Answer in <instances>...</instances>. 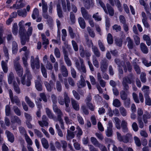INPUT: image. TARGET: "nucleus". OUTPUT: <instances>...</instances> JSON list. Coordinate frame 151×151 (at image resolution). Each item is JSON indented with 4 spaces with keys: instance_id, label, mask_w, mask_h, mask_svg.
Returning a JSON list of instances; mask_svg holds the SVG:
<instances>
[{
    "instance_id": "473e14b6",
    "label": "nucleus",
    "mask_w": 151,
    "mask_h": 151,
    "mask_svg": "<svg viewBox=\"0 0 151 151\" xmlns=\"http://www.w3.org/2000/svg\"><path fill=\"white\" fill-rule=\"evenodd\" d=\"M81 56L82 57H84L85 55L87 57H89L91 55L89 52L87 53L85 52L83 50V48H80L79 50Z\"/></svg>"
},
{
    "instance_id": "6ab92c4d",
    "label": "nucleus",
    "mask_w": 151,
    "mask_h": 151,
    "mask_svg": "<svg viewBox=\"0 0 151 151\" xmlns=\"http://www.w3.org/2000/svg\"><path fill=\"white\" fill-rule=\"evenodd\" d=\"M42 40V45L44 47H47V45L49 44V40L46 37L44 34H41Z\"/></svg>"
},
{
    "instance_id": "2f4dec72",
    "label": "nucleus",
    "mask_w": 151,
    "mask_h": 151,
    "mask_svg": "<svg viewBox=\"0 0 151 151\" xmlns=\"http://www.w3.org/2000/svg\"><path fill=\"white\" fill-rule=\"evenodd\" d=\"M18 27L16 23H14L12 28V32L14 35H16L18 33Z\"/></svg>"
},
{
    "instance_id": "6e6552de",
    "label": "nucleus",
    "mask_w": 151,
    "mask_h": 151,
    "mask_svg": "<svg viewBox=\"0 0 151 151\" xmlns=\"http://www.w3.org/2000/svg\"><path fill=\"white\" fill-rule=\"evenodd\" d=\"M31 65L33 69H34L35 68L37 69H39L40 65L38 58L37 57L35 60L34 57L32 56L31 59Z\"/></svg>"
},
{
    "instance_id": "7ed1b4c3",
    "label": "nucleus",
    "mask_w": 151,
    "mask_h": 151,
    "mask_svg": "<svg viewBox=\"0 0 151 151\" xmlns=\"http://www.w3.org/2000/svg\"><path fill=\"white\" fill-rule=\"evenodd\" d=\"M64 101L62 97L59 96L58 98V102L61 105H63L65 102L66 107L67 108L65 110L66 111L69 112L70 109L68 108L69 106V103H70V100L69 97L68 96L67 94L66 93H65L64 95Z\"/></svg>"
},
{
    "instance_id": "c85d7f7f",
    "label": "nucleus",
    "mask_w": 151,
    "mask_h": 151,
    "mask_svg": "<svg viewBox=\"0 0 151 151\" xmlns=\"http://www.w3.org/2000/svg\"><path fill=\"white\" fill-rule=\"evenodd\" d=\"M106 6L109 15L111 16H113L114 14V11L113 8L108 3L106 4Z\"/></svg>"
},
{
    "instance_id": "f3484780",
    "label": "nucleus",
    "mask_w": 151,
    "mask_h": 151,
    "mask_svg": "<svg viewBox=\"0 0 151 151\" xmlns=\"http://www.w3.org/2000/svg\"><path fill=\"white\" fill-rule=\"evenodd\" d=\"M57 12L58 16L60 18L63 17V13L60 4L58 3L57 5Z\"/></svg>"
},
{
    "instance_id": "0e129e2a",
    "label": "nucleus",
    "mask_w": 151,
    "mask_h": 151,
    "mask_svg": "<svg viewBox=\"0 0 151 151\" xmlns=\"http://www.w3.org/2000/svg\"><path fill=\"white\" fill-rule=\"evenodd\" d=\"M138 121L139 122V127L141 128H143L144 127V124L141 118L140 117H138Z\"/></svg>"
},
{
    "instance_id": "f257e3e1",
    "label": "nucleus",
    "mask_w": 151,
    "mask_h": 151,
    "mask_svg": "<svg viewBox=\"0 0 151 151\" xmlns=\"http://www.w3.org/2000/svg\"><path fill=\"white\" fill-rule=\"evenodd\" d=\"M29 53L26 52L24 53V56L22 57L23 63L24 66L26 68V73L25 75V77L27 76V80L26 82L24 81L25 77H21L23 74V71L22 68L21 66L18 62H14V67L15 70L19 76L21 77V82L24 85H26L27 86H29L31 85L30 80L32 79V76L31 75L29 69L28 68V64L27 60Z\"/></svg>"
},
{
    "instance_id": "de8ad7c7",
    "label": "nucleus",
    "mask_w": 151,
    "mask_h": 151,
    "mask_svg": "<svg viewBox=\"0 0 151 151\" xmlns=\"http://www.w3.org/2000/svg\"><path fill=\"white\" fill-rule=\"evenodd\" d=\"M127 94L124 91H122L120 93V97L121 99L123 100H125L127 98Z\"/></svg>"
},
{
    "instance_id": "37998d69",
    "label": "nucleus",
    "mask_w": 151,
    "mask_h": 151,
    "mask_svg": "<svg viewBox=\"0 0 151 151\" xmlns=\"http://www.w3.org/2000/svg\"><path fill=\"white\" fill-rule=\"evenodd\" d=\"M68 32L69 34V35L70 37L72 38H74L76 36V35L73 32V30L72 27L69 26L68 27Z\"/></svg>"
},
{
    "instance_id": "4be33fe9",
    "label": "nucleus",
    "mask_w": 151,
    "mask_h": 151,
    "mask_svg": "<svg viewBox=\"0 0 151 151\" xmlns=\"http://www.w3.org/2000/svg\"><path fill=\"white\" fill-rule=\"evenodd\" d=\"M78 20L80 27L82 29H84L86 27V24L84 19L82 17H79Z\"/></svg>"
},
{
    "instance_id": "9b49d317",
    "label": "nucleus",
    "mask_w": 151,
    "mask_h": 151,
    "mask_svg": "<svg viewBox=\"0 0 151 151\" xmlns=\"http://www.w3.org/2000/svg\"><path fill=\"white\" fill-rule=\"evenodd\" d=\"M9 91L11 102L13 103H15L18 106H20V103L18 97L17 96H15L14 97H13L12 92L11 89H9Z\"/></svg>"
},
{
    "instance_id": "338daca9",
    "label": "nucleus",
    "mask_w": 151,
    "mask_h": 151,
    "mask_svg": "<svg viewBox=\"0 0 151 151\" xmlns=\"http://www.w3.org/2000/svg\"><path fill=\"white\" fill-rule=\"evenodd\" d=\"M64 120L67 124H72L73 121L69 119L67 116H65L64 117Z\"/></svg>"
},
{
    "instance_id": "bf43d9fd",
    "label": "nucleus",
    "mask_w": 151,
    "mask_h": 151,
    "mask_svg": "<svg viewBox=\"0 0 151 151\" xmlns=\"http://www.w3.org/2000/svg\"><path fill=\"white\" fill-rule=\"evenodd\" d=\"M13 109L15 113L18 116H20L21 115L20 111L17 106H14L13 107Z\"/></svg>"
},
{
    "instance_id": "49530a36",
    "label": "nucleus",
    "mask_w": 151,
    "mask_h": 151,
    "mask_svg": "<svg viewBox=\"0 0 151 151\" xmlns=\"http://www.w3.org/2000/svg\"><path fill=\"white\" fill-rule=\"evenodd\" d=\"M70 18L72 24H74L75 22V17L74 14L71 12L70 14Z\"/></svg>"
},
{
    "instance_id": "f704fd0d",
    "label": "nucleus",
    "mask_w": 151,
    "mask_h": 151,
    "mask_svg": "<svg viewBox=\"0 0 151 151\" xmlns=\"http://www.w3.org/2000/svg\"><path fill=\"white\" fill-rule=\"evenodd\" d=\"M123 39V37H122L116 38L115 42L116 45L119 47H121L122 44Z\"/></svg>"
},
{
    "instance_id": "a19ab883",
    "label": "nucleus",
    "mask_w": 151,
    "mask_h": 151,
    "mask_svg": "<svg viewBox=\"0 0 151 151\" xmlns=\"http://www.w3.org/2000/svg\"><path fill=\"white\" fill-rule=\"evenodd\" d=\"M24 137L26 141L28 144V146H30L32 145L33 143L32 141L28 135L27 134H25Z\"/></svg>"
},
{
    "instance_id": "39448f33",
    "label": "nucleus",
    "mask_w": 151,
    "mask_h": 151,
    "mask_svg": "<svg viewBox=\"0 0 151 151\" xmlns=\"http://www.w3.org/2000/svg\"><path fill=\"white\" fill-rule=\"evenodd\" d=\"M4 52L5 54V56L6 57L5 61L2 60L1 61V65L2 69L3 71L5 73H6L8 70L7 63L8 60L9 59V54L8 50L6 48H5L4 49Z\"/></svg>"
},
{
    "instance_id": "393cba45",
    "label": "nucleus",
    "mask_w": 151,
    "mask_h": 151,
    "mask_svg": "<svg viewBox=\"0 0 151 151\" xmlns=\"http://www.w3.org/2000/svg\"><path fill=\"white\" fill-rule=\"evenodd\" d=\"M46 112L48 116L50 119H52L55 121L57 120L56 118L54 117V115L48 108L46 109Z\"/></svg>"
},
{
    "instance_id": "79ce46f5",
    "label": "nucleus",
    "mask_w": 151,
    "mask_h": 151,
    "mask_svg": "<svg viewBox=\"0 0 151 151\" xmlns=\"http://www.w3.org/2000/svg\"><path fill=\"white\" fill-rule=\"evenodd\" d=\"M86 44L88 47H96L95 46L93 45V44L91 40H89L88 37L86 38Z\"/></svg>"
},
{
    "instance_id": "aec40b11",
    "label": "nucleus",
    "mask_w": 151,
    "mask_h": 151,
    "mask_svg": "<svg viewBox=\"0 0 151 151\" xmlns=\"http://www.w3.org/2000/svg\"><path fill=\"white\" fill-rule=\"evenodd\" d=\"M101 70L102 72H104L106 70L108 65L107 61L106 59H104L101 61Z\"/></svg>"
},
{
    "instance_id": "8fccbe9b",
    "label": "nucleus",
    "mask_w": 151,
    "mask_h": 151,
    "mask_svg": "<svg viewBox=\"0 0 151 151\" xmlns=\"http://www.w3.org/2000/svg\"><path fill=\"white\" fill-rule=\"evenodd\" d=\"M120 111L122 116H125L127 115V111L126 109L123 107H121L119 108Z\"/></svg>"
},
{
    "instance_id": "c9c22d12",
    "label": "nucleus",
    "mask_w": 151,
    "mask_h": 151,
    "mask_svg": "<svg viewBox=\"0 0 151 151\" xmlns=\"http://www.w3.org/2000/svg\"><path fill=\"white\" fill-rule=\"evenodd\" d=\"M25 100L26 102L28 104L30 107L31 108H33L34 107V104L30 101L28 97L27 96L25 97Z\"/></svg>"
},
{
    "instance_id": "774afa93",
    "label": "nucleus",
    "mask_w": 151,
    "mask_h": 151,
    "mask_svg": "<svg viewBox=\"0 0 151 151\" xmlns=\"http://www.w3.org/2000/svg\"><path fill=\"white\" fill-rule=\"evenodd\" d=\"M56 88L58 91H60L62 90L61 84L59 81L56 82Z\"/></svg>"
},
{
    "instance_id": "dca6fc26",
    "label": "nucleus",
    "mask_w": 151,
    "mask_h": 151,
    "mask_svg": "<svg viewBox=\"0 0 151 151\" xmlns=\"http://www.w3.org/2000/svg\"><path fill=\"white\" fill-rule=\"evenodd\" d=\"M47 119L45 115H43L42 117V121H39L38 123L42 127L47 126L48 123L47 122Z\"/></svg>"
},
{
    "instance_id": "5701e85b",
    "label": "nucleus",
    "mask_w": 151,
    "mask_h": 151,
    "mask_svg": "<svg viewBox=\"0 0 151 151\" xmlns=\"http://www.w3.org/2000/svg\"><path fill=\"white\" fill-rule=\"evenodd\" d=\"M5 133L9 141L11 142H13L14 140V137L13 135L8 130L6 131Z\"/></svg>"
},
{
    "instance_id": "4d7b16f0",
    "label": "nucleus",
    "mask_w": 151,
    "mask_h": 151,
    "mask_svg": "<svg viewBox=\"0 0 151 151\" xmlns=\"http://www.w3.org/2000/svg\"><path fill=\"white\" fill-rule=\"evenodd\" d=\"M99 3L100 4L102 8L103 9L104 12L106 13H107V12L106 7V6L103 2L101 1V0H99Z\"/></svg>"
},
{
    "instance_id": "f03ea898",
    "label": "nucleus",
    "mask_w": 151,
    "mask_h": 151,
    "mask_svg": "<svg viewBox=\"0 0 151 151\" xmlns=\"http://www.w3.org/2000/svg\"><path fill=\"white\" fill-rule=\"evenodd\" d=\"M23 22L24 21L22 20L18 24L19 27V33L21 40V43L23 45L25 44L27 41H29L30 37L32 35L33 30L32 27H30L31 23L29 22L25 24L26 26H28L29 27L27 32L24 26L23 25Z\"/></svg>"
},
{
    "instance_id": "864d4df0",
    "label": "nucleus",
    "mask_w": 151,
    "mask_h": 151,
    "mask_svg": "<svg viewBox=\"0 0 151 151\" xmlns=\"http://www.w3.org/2000/svg\"><path fill=\"white\" fill-rule=\"evenodd\" d=\"M4 76V73L3 72H1L0 73V93L2 92V90L1 87V86L3 82V78Z\"/></svg>"
},
{
    "instance_id": "4468645a",
    "label": "nucleus",
    "mask_w": 151,
    "mask_h": 151,
    "mask_svg": "<svg viewBox=\"0 0 151 151\" xmlns=\"http://www.w3.org/2000/svg\"><path fill=\"white\" fill-rule=\"evenodd\" d=\"M85 75L82 74L81 76V80L77 83V86L79 88H82L84 87L86 84L84 79Z\"/></svg>"
},
{
    "instance_id": "e2e57ef3",
    "label": "nucleus",
    "mask_w": 151,
    "mask_h": 151,
    "mask_svg": "<svg viewBox=\"0 0 151 151\" xmlns=\"http://www.w3.org/2000/svg\"><path fill=\"white\" fill-rule=\"evenodd\" d=\"M106 29L108 30L110 26V22L109 19H106L105 22Z\"/></svg>"
},
{
    "instance_id": "9d476101",
    "label": "nucleus",
    "mask_w": 151,
    "mask_h": 151,
    "mask_svg": "<svg viewBox=\"0 0 151 151\" xmlns=\"http://www.w3.org/2000/svg\"><path fill=\"white\" fill-rule=\"evenodd\" d=\"M42 10L43 11L42 16L45 19H47L50 17L48 14L47 13L48 7L47 3H45L44 0H42Z\"/></svg>"
},
{
    "instance_id": "f8f14e48",
    "label": "nucleus",
    "mask_w": 151,
    "mask_h": 151,
    "mask_svg": "<svg viewBox=\"0 0 151 151\" xmlns=\"http://www.w3.org/2000/svg\"><path fill=\"white\" fill-rule=\"evenodd\" d=\"M93 0H83L84 6L87 9H89L91 6L93 7Z\"/></svg>"
},
{
    "instance_id": "cd10ccee",
    "label": "nucleus",
    "mask_w": 151,
    "mask_h": 151,
    "mask_svg": "<svg viewBox=\"0 0 151 151\" xmlns=\"http://www.w3.org/2000/svg\"><path fill=\"white\" fill-rule=\"evenodd\" d=\"M71 103L73 108L76 111L79 109V106L78 102L73 99H71Z\"/></svg>"
},
{
    "instance_id": "412c9836",
    "label": "nucleus",
    "mask_w": 151,
    "mask_h": 151,
    "mask_svg": "<svg viewBox=\"0 0 151 151\" xmlns=\"http://www.w3.org/2000/svg\"><path fill=\"white\" fill-rule=\"evenodd\" d=\"M81 12L83 17L85 19H88L89 18V15L87 11L85 8L83 7H81Z\"/></svg>"
},
{
    "instance_id": "bb28decb",
    "label": "nucleus",
    "mask_w": 151,
    "mask_h": 151,
    "mask_svg": "<svg viewBox=\"0 0 151 151\" xmlns=\"http://www.w3.org/2000/svg\"><path fill=\"white\" fill-rule=\"evenodd\" d=\"M116 134L117 139L120 141H123L126 143L128 142V139L127 138L126 139H124V137H122L121 134L119 132H116Z\"/></svg>"
},
{
    "instance_id": "69168bd1",
    "label": "nucleus",
    "mask_w": 151,
    "mask_h": 151,
    "mask_svg": "<svg viewBox=\"0 0 151 151\" xmlns=\"http://www.w3.org/2000/svg\"><path fill=\"white\" fill-rule=\"evenodd\" d=\"M134 41L135 44L137 45H138L140 44V38L139 36L136 35L134 38Z\"/></svg>"
},
{
    "instance_id": "c03bdc74",
    "label": "nucleus",
    "mask_w": 151,
    "mask_h": 151,
    "mask_svg": "<svg viewBox=\"0 0 151 151\" xmlns=\"http://www.w3.org/2000/svg\"><path fill=\"white\" fill-rule=\"evenodd\" d=\"M41 70L43 76L45 78H47V75L46 70L44 66L42 64H41Z\"/></svg>"
},
{
    "instance_id": "b1692460",
    "label": "nucleus",
    "mask_w": 151,
    "mask_h": 151,
    "mask_svg": "<svg viewBox=\"0 0 151 151\" xmlns=\"http://www.w3.org/2000/svg\"><path fill=\"white\" fill-rule=\"evenodd\" d=\"M151 117L150 114L147 111H146L143 116V119L144 123L146 124L148 122L147 119Z\"/></svg>"
},
{
    "instance_id": "e433bc0d",
    "label": "nucleus",
    "mask_w": 151,
    "mask_h": 151,
    "mask_svg": "<svg viewBox=\"0 0 151 151\" xmlns=\"http://www.w3.org/2000/svg\"><path fill=\"white\" fill-rule=\"evenodd\" d=\"M126 40L127 42L128 47H133L134 42L130 37H127L126 38Z\"/></svg>"
},
{
    "instance_id": "a18cd8bd",
    "label": "nucleus",
    "mask_w": 151,
    "mask_h": 151,
    "mask_svg": "<svg viewBox=\"0 0 151 151\" xmlns=\"http://www.w3.org/2000/svg\"><path fill=\"white\" fill-rule=\"evenodd\" d=\"M91 140L92 143L97 147H98L99 145L100 144L98 142L96 139L95 137H91Z\"/></svg>"
},
{
    "instance_id": "ea45409f",
    "label": "nucleus",
    "mask_w": 151,
    "mask_h": 151,
    "mask_svg": "<svg viewBox=\"0 0 151 151\" xmlns=\"http://www.w3.org/2000/svg\"><path fill=\"white\" fill-rule=\"evenodd\" d=\"M145 103L146 104L150 106L151 105V99L148 96V95H145Z\"/></svg>"
},
{
    "instance_id": "1a4fd4ad",
    "label": "nucleus",
    "mask_w": 151,
    "mask_h": 151,
    "mask_svg": "<svg viewBox=\"0 0 151 151\" xmlns=\"http://www.w3.org/2000/svg\"><path fill=\"white\" fill-rule=\"evenodd\" d=\"M11 122L12 123L11 127L13 130L15 129L17 127V125H15V123H17L18 124L21 123V120L19 118L16 116H12L11 119Z\"/></svg>"
},
{
    "instance_id": "603ef678",
    "label": "nucleus",
    "mask_w": 151,
    "mask_h": 151,
    "mask_svg": "<svg viewBox=\"0 0 151 151\" xmlns=\"http://www.w3.org/2000/svg\"><path fill=\"white\" fill-rule=\"evenodd\" d=\"M134 139L136 145L138 147H139L141 145L140 140L138 137L136 136L134 137Z\"/></svg>"
},
{
    "instance_id": "3c124183",
    "label": "nucleus",
    "mask_w": 151,
    "mask_h": 151,
    "mask_svg": "<svg viewBox=\"0 0 151 151\" xmlns=\"http://www.w3.org/2000/svg\"><path fill=\"white\" fill-rule=\"evenodd\" d=\"M142 63L147 67H149L151 66V62L147 61L145 58L142 59Z\"/></svg>"
},
{
    "instance_id": "6e6d98bb",
    "label": "nucleus",
    "mask_w": 151,
    "mask_h": 151,
    "mask_svg": "<svg viewBox=\"0 0 151 151\" xmlns=\"http://www.w3.org/2000/svg\"><path fill=\"white\" fill-rule=\"evenodd\" d=\"M140 79L142 82L143 83H145L146 81V74L144 73H142L140 75Z\"/></svg>"
},
{
    "instance_id": "2eb2a0df",
    "label": "nucleus",
    "mask_w": 151,
    "mask_h": 151,
    "mask_svg": "<svg viewBox=\"0 0 151 151\" xmlns=\"http://www.w3.org/2000/svg\"><path fill=\"white\" fill-rule=\"evenodd\" d=\"M63 52L64 54V59L66 64L68 66H71V62L68 57L67 52L65 48H64L63 49Z\"/></svg>"
},
{
    "instance_id": "13d9d810",
    "label": "nucleus",
    "mask_w": 151,
    "mask_h": 151,
    "mask_svg": "<svg viewBox=\"0 0 151 151\" xmlns=\"http://www.w3.org/2000/svg\"><path fill=\"white\" fill-rule=\"evenodd\" d=\"M133 98L134 101L137 103H139V101L138 98L137 94L135 93H132Z\"/></svg>"
},
{
    "instance_id": "5fc2aeb1",
    "label": "nucleus",
    "mask_w": 151,
    "mask_h": 151,
    "mask_svg": "<svg viewBox=\"0 0 151 151\" xmlns=\"http://www.w3.org/2000/svg\"><path fill=\"white\" fill-rule=\"evenodd\" d=\"M119 19L120 23L123 24L126 23V19L124 16L122 15H120L119 16Z\"/></svg>"
},
{
    "instance_id": "4c0bfd02",
    "label": "nucleus",
    "mask_w": 151,
    "mask_h": 151,
    "mask_svg": "<svg viewBox=\"0 0 151 151\" xmlns=\"http://www.w3.org/2000/svg\"><path fill=\"white\" fill-rule=\"evenodd\" d=\"M113 104L114 106L116 107H118L121 105L119 100L117 99H115L113 100Z\"/></svg>"
},
{
    "instance_id": "ddd939ff",
    "label": "nucleus",
    "mask_w": 151,
    "mask_h": 151,
    "mask_svg": "<svg viewBox=\"0 0 151 151\" xmlns=\"http://www.w3.org/2000/svg\"><path fill=\"white\" fill-rule=\"evenodd\" d=\"M131 80L128 77H125L123 79L122 83L124 89L127 90L129 89L128 83H131Z\"/></svg>"
},
{
    "instance_id": "7c9ffc66",
    "label": "nucleus",
    "mask_w": 151,
    "mask_h": 151,
    "mask_svg": "<svg viewBox=\"0 0 151 151\" xmlns=\"http://www.w3.org/2000/svg\"><path fill=\"white\" fill-rule=\"evenodd\" d=\"M74 132L71 131L70 130H67V135L66 136L67 139L70 140L74 137Z\"/></svg>"
},
{
    "instance_id": "423d86ee",
    "label": "nucleus",
    "mask_w": 151,
    "mask_h": 151,
    "mask_svg": "<svg viewBox=\"0 0 151 151\" xmlns=\"http://www.w3.org/2000/svg\"><path fill=\"white\" fill-rule=\"evenodd\" d=\"M53 110L54 111L57 113L58 115L57 120L61 124V127L62 129H64V127L63 124V121L61 118V116L62 115V113L60 110L55 105L53 106Z\"/></svg>"
},
{
    "instance_id": "c756f323",
    "label": "nucleus",
    "mask_w": 151,
    "mask_h": 151,
    "mask_svg": "<svg viewBox=\"0 0 151 151\" xmlns=\"http://www.w3.org/2000/svg\"><path fill=\"white\" fill-rule=\"evenodd\" d=\"M17 14L19 16L25 17L27 16V12L25 9H24L23 11L22 10H19L17 11Z\"/></svg>"
},
{
    "instance_id": "72a5a7b5",
    "label": "nucleus",
    "mask_w": 151,
    "mask_h": 151,
    "mask_svg": "<svg viewBox=\"0 0 151 151\" xmlns=\"http://www.w3.org/2000/svg\"><path fill=\"white\" fill-rule=\"evenodd\" d=\"M41 141L43 147L45 149H47L49 147V144L45 138L42 139Z\"/></svg>"
},
{
    "instance_id": "a211bd4d",
    "label": "nucleus",
    "mask_w": 151,
    "mask_h": 151,
    "mask_svg": "<svg viewBox=\"0 0 151 151\" xmlns=\"http://www.w3.org/2000/svg\"><path fill=\"white\" fill-rule=\"evenodd\" d=\"M38 80L35 81V87L36 89L38 91H41L42 90V86L40 83V78L38 77Z\"/></svg>"
},
{
    "instance_id": "052dcab7",
    "label": "nucleus",
    "mask_w": 151,
    "mask_h": 151,
    "mask_svg": "<svg viewBox=\"0 0 151 151\" xmlns=\"http://www.w3.org/2000/svg\"><path fill=\"white\" fill-rule=\"evenodd\" d=\"M77 133L76 134V135L77 137H79L81 136L83 134V132L81 128L79 127H78L77 128Z\"/></svg>"
},
{
    "instance_id": "58836bf2",
    "label": "nucleus",
    "mask_w": 151,
    "mask_h": 151,
    "mask_svg": "<svg viewBox=\"0 0 151 151\" xmlns=\"http://www.w3.org/2000/svg\"><path fill=\"white\" fill-rule=\"evenodd\" d=\"M107 41L108 43L109 44H111L113 42V37L111 34L109 33L107 36Z\"/></svg>"
},
{
    "instance_id": "09e8293b",
    "label": "nucleus",
    "mask_w": 151,
    "mask_h": 151,
    "mask_svg": "<svg viewBox=\"0 0 151 151\" xmlns=\"http://www.w3.org/2000/svg\"><path fill=\"white\" fill-rule=\"evenodd\" d=\"M149 87L148 86H144L142 88V90L145 93V95H148Z\"/></svg>"
},
{
    "instance_id": "0eeeda50",
    "label": "nucleus",
    "mask_w": 151,
    "mask_h": 151,
    "mask_svg": "<svg viewBox=\"0 0 151 151\" xmlns=\"http://www.w3.org/2000/svg\"><path fill=\"white\" fill-rule=\"evenodd\" d=\"M83 62V60L80 58L79 61L76 60V61L75 63L76 66L78 69L81 73H85L86 72V70Z\"/></svg>"
},
{
    "instance_id": "a878e982",
    "label": "nucleus",
    "mask_w": 151,
    "mask_h": 151,
    "mask_svg": "<svg viewBox=\"0 0 151 151\" xmlns=\"http://www.w3.org/2000/svg\"><path fill=\"white\" fill-rule=\"evenodd\" d=\"M60 71L63 76L67 77L68 75V72L67 69L65 66L62 65L60 69Z\"/></svg>"
},
{
    "instance_id": "680f3d73",
    "label": "nucleus",
    "mask_w": 151,
    "mask_h": 151,
    "mask_svg": "<svg viewBox=\"0 0 151 151\" xmlns=\"http://www.w3.org/2000/svg\"><path fill=\"white\" fill-rule=\"evenodd\" d=\"M93 65L95 66L97 68H99V62L95 57H93Z\"/></svg>"
},
{
    "instance_id": "20e7f679",
    "label": "nucleus",
    "mask_w": 151,
    "mask_h": 151,
    "mask_svg": "<svg viewBox=\"0 0 151 151\" xmlns=\"http://www.w3.org/2000/svg\"><path fill=\"white\" fill-rule=\"evenodd\" d=\"M14 74L12 73L11 72L8 76V83L9 84L13 83L15 91L17 93H19L20 92V89L17 83L14 80Z\"/></svg>"
}]
</instances>
